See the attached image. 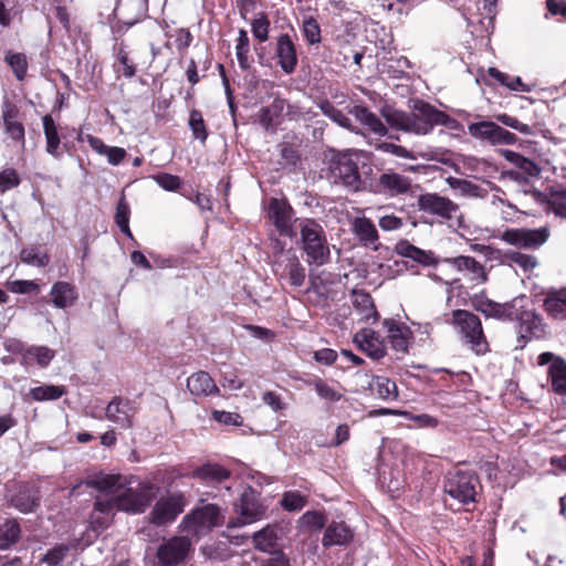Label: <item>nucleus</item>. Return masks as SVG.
Returning a JSON list of instances; mask_svg holds the SVG:
<instances>
[{
  "mask_svg": "<svg viewBox=\"0 0 566 566\" xmlns=\"http://www.w3.org/2000/svg\"><path fill=\"white\" fill-rule=\"evenodd\" d=\"M380 114L392 128L416 135H427L436 125L452 127L455 122L444 112L421 99L413 101L410 114L388 105L381 108Z\"/></svg>",
  "mask_w": 566,
  "mask_h": 566,
  "instance_id": "obj_1",
  "label": "nucleus"
},
{
  "mask_svg": "<svg viewBox=\"0 0 566 566\" xmlns=\"http://www.w3.org/2000/svg\"><path fill=\"white\" fill-rule=\"evenodd\" d=\"M156 491L153 483L130 478L126 483L120 482L107 499L112 501L115 510L142 513L150 504Z\"/></svg>",
  "mask_w": 566,
  "mask_h": 566,
  "instance_id": "obj_2",
  "label": "nucleus"
},
{
  "mask_svg": "<svg viewBox=\"0 0 566 566\" xmlns=\"http://www.w3.org/2000/svg\"><path fill=\"white\" fill-rule=\"evenodd\" d=\"M302 248L308 264L323 265L329 261L331 251L323 227L315 220L300 223Z\"/></svg>",
  "mask_w": 566,
  "mask_h": 566,
  "instance_id": "obj_3",
  "label": "nucleus"
},
{
  "mask_svg": "<svg viewBox=\"0 0 566 566\" xmlns=\"http://www.w3.org/2000/svg\"><path fill=\"white\" fill-rule=\"evenodd\" d=\"M451 324L460 334L462 340L470 346L475 354H484L489 344L483 333L482 323L479 316L465 311L454 310Z\"/></svg>",
  "mask_w": 566,
  "mask_h": 566,
  "instance_id": "obj_4",
  "label": "nucleus"
},
{
  "mask_svg": "<svg viewBox=\"0 0 566 566\" xmlns=\"http://www.w3.org/2000/svg\"><path fill=\"white\" fill-rule=\"evenodd\" d=\"M480 489L478 475L469 470L449 472L443 482L444 492L461 504L474 502Z\"/></svg>",
  "mask_w": 566,
  "mask_h": 566,
  "instance_id": "obj_5",
  "label": "nucleus"
},
{
  "mask_svg": "<svg viewBox=\"0 0 566 566\" xmlns=\"http://www.w3.org/2000/svg\"><path fill=\"white\" fill-rule=\"evenodd\" d=\"M219 518L220 510L214 504L196 509L187 514L180 524L182 536L187 538L203 536L219 524Z\"/></svg>",
  "mask_w": 566,
  "mask_h": 566,
  "instance_id": "obj_6",
  "label": "nucleus"
},
{
  "mask_svg": "<svg viewBox=\"0 0 566 566\" xmlns=\"http://www.w3.org/2000/svg\"><path fill=\"white\" fill-rule=\"evenodd\" d=\"M418 209L426 214L436 217L440 222L458 219L461 216L458 203L436 192L420 195Z\"/></svg>",
  "mask_w": 566,
  "mask_h": 566,
  "instance_id": "obj_7",
  "label": "nucleus"
},
{
  "mask_svg": "<svg viewBox=\"0 0 566 566\" xmlns=\"http://www.w3.org/2000/svg\"><path fill=\"white\" fill-rule=\"evenodd\" d=\"M191 552V541L187 536H175L164 541L157 548L158 563L154 566H179Z\"/></svg>",
  "mask_w": 566,
  "mask_h": 566,
  "instance_id": "obj_8",
  "label": "nucleus"
},
{
  "mask_svg": "<svg viewBox=\"0 0 566 566\" xmlns=\"http://www.w3.org/2000/svg\"><path fill=\"white\" fill-rule=\"evenodd\" d=\"M186 505V497L180 492L160 497L150 513V522L157 526L171 523L184 512Z\"/></svg>",
  "mask_w": 566,
  "mask_h": 566,
  "instance_id": "obj_9",
  "label": "nucleus"
},
{
  "mask_svg": "<svg viewBox=\"0 0 566 566\" xmlns=\"http://www.w3.org/2000/svg\"><path fill=\"white\" fill-rule=\"evenodd\" d=\"M523 301L524 297H516L507 303H496L484 294H475L471 297V305L486 317L511 321L514 315H517V304L523 303Z\"/></svg>",
  "mask_w": 566,
  "mask_h": 566,
  "instance_id": "obj_10",
  "label": "nucleus"
},
{
  "mask_svg": "<svg viewBox=\"0 0 566 566\" xmlns=\"http://www.w3.org/2000/svg\"><path fill=\"white\" fill-rule=\"evenodd\" d=\"M523 301L524 297H516L507 303H496L484 294H475L471 297V305L486 317L511 321L514 315H517V304L523 303Z\"/></svg>",
  "mask_w": 566,
  "mask_h": 566,
  "instance_id": "obj_11",
  "label": "nucleus"
},
{
  "mask_svg": "<svg viewBox=\"0 0 566 566\" xmlns=\"http://www.w3.org/2000/svg\"><path fill=\"white\" fill-rule=\"evenodd\" d=\"M468 132L472 137L488 142L493 146L513 145L517 140V137L513 133L489 120L470 124Z\"/></svg>",
  "mask_w": 566,
  "mask_h": 566,
  "instance_id": "obj_12",
  "label": "nucleus"
},
{
  "mask_svg": "<svg viewBox=\"0 0 566 566\" xmlns=\"http://www.w3.org/2000/svg\"><path fill=\"white\" fill-rule=\"evenodd\" d=\"M549 238V229L542 227L538 229H509L502 234V239L512 245L524 249H537Z\"/></svg>",
  "mask_w": 566,
  "mask_h": 566,
  "instance_id": "obj_13",
  "label": "nucleus"
},
{
  "mask_svg": "<svg viewBox=\"0 0 566 566\" xmlns=\"http://www.w3.org/2000/svg\"><path fill=\"white\" fill-rule=\"evenodd\" d=\"M539 366L548 365L547 374L555 392L566 395V361L552 353L545 352L538 355Z\"/></svg>",
  "mask_w": 566,
  "mask_h": 566,
  "instance_id": "obj_14",
  "label": "nucleus"
},
{
  "mask_svg": "<svg viewBox=\"0 0 566 566\" xmlns=\"http://www.w3.org/2000/svg\"><path fill=\"white\" fill-rule=\"evenodd\" d=\"M332 174L335 178L352 188L358 190L360 188V177L357 164L346 154L338 155L334 158L331 167Z\"/></svg>",
  "mask_w": 566,
  "mask_h": 566,
  "instance_id": "obj_15",
  "label": "nucleus"
},
{
  "mask_svg": "<svg viewBox=\"0 0 566 566\" xmlns=\"http://www.w3.org/2000/svg\"><path fill=\"white\" fill-rule=\"evenodd\" d=\"M275 266L276 272L282 270L280 276L286 279L291 285L300 287L304 284L306 277L305 268L292 251L282 254L281 260L275 262Z\"/></svg>",
  "mask_w": 566,
  "mask_h": 566,
  "instance_id": "obj_16",
  "label": "nucleus"
},
{
  "mask_svg": "<svg viewBox=\"0 0 566 566\" xmlns=\"http://www.w3.org/2000/svg\"><path fill=\"white\" fill-rule=\"evenodd\" d=\"M446 262L462 273L474 285L482 284L488 280L484 266L472 256L459 255L447 259Z\"/></svg>",
  "mask_w": 566,
  "mask_h": 566,
  "instance_id": "obj_17",
  "label": "nucleus"
},
{
  "mask_svg": "<svg viewBox=\"0 0 566 566\" xmlns=\"http://www.w3.org/2000/svg\"><path fill=\"white\" fill-rule=\"evenodd\" d=\"M135 413L136 409L133 403L118 397H115L105 409L106 419L122 429H129L133 427V418Z\"/></svg>",
  "mask_w": 566,
  "mask_h": 566,
  "instance_id": "obj_18",
  "label": "nucleus"
},
{
  "mask_svg": "<svg viewBox=\"0 0 566 566\" xmlns=\"http://www.w3.org/2000/svg\"><path fill=\"white\" fill-rule=\"evenodd\" d=\"M382 325L386 329L387 339L391 348L397 353H408L412 340V333L410 328L405 324L398 323L390 318L385 319Z\"/></svg>",
  "mask_w": 566,
  "mask_h": 566,
  "instance_id": "obj_19",
  "label": "nucleus"
},
{
  "mask_svg": "<svg viewBox=\"0 0 566 566\" xmlns=\"http://www.w3.org/2000/svg\"><path fill=\"white\" fill-rule=\"evenodd\" d=\"M522 303L517 304V315L513 319L518 321V333L524 339L539 338L544 335L545 328L542 318L533 311H522Z\"/></svg>",
  "mask_w": 566,
  "mask_h": 566,
  "instance_id": "obj_20",
  "label": "nucleus"
},
{
  "mask_svg": "<svg viewBox=\"0 0 566 566\" xmlns=\"http://www.w3.org/2000/svg\"><path fill=\"white\" fill-rule=\"evenodd\" d=\"M354 343L373 359H380L386 355L385 340L374 329L364 328L356 333Z\"/></svg>",
  "mask_w": 566,
  "mask_h": 566,
  "instance_id": "obj_21",
  "label": "nucleus"
},
{
  "mask_svg": "<svg viewBox=\"0 0 566 566\" xmlns=\"http://www.w3.org/2000/svg\"><path fill=\"white\" fill-rule=\"evenodd\" d=\"M19 109L15 105L6 102L2 106V120L4 133L22 147L25 145V129L23 124L18 119Z\"/></svg>",
  "mask_w": 566,
  "mask_h": 566,
  "instance_id": "obj_22",
  "label": "nucleus"
},
{
  "mask_svg": "<svg viewBox=\"0 0 566 566\" xmlns=\"http://www.w3.org/2000/svg\"><path fill=\"white\" fill-rule=\"evenodd\" d=\"M269 216L275 228L285 235H292V208L279 199H272L269 205Z\"/></svg>",
  "mask_w": 566,
  "mask_h": 566,
  "instance_id": "obj_23",
  "label": "nucleus"
},
{
  "mask_svg": "<svg viewBox=\"0 0 566 566\" xmlns=\"http://www.w3.org/2000/svg\"><path fill=\"white\" fill-rule=\"evenodd\" d=\"M279 65L285 74H292L297 65L295 45L289 34H282L276 42Z\"/></svg>",
  "mask_w": 566,
  "mask_h": 566,
  "instance_id": "obj_24",
  "label": "nucleus"
},
{
  "mask_svg": "<svg viewBox=\"0 0 566 566\" xmlns=\"http://www.w3.org/2000/svg\"><path fill=\"white\" fill-rule=\"evenodd\" d=\"M50 295L52 304L61 310L73 306L78 298L75 285L66 281L55 282L51 287Z\"/></svg>",
  "mask_w": 566,
  "mask_h": 566,
  "instance_id": "obj_25",
  "label": "nucleus"
},
{
  "mask_svg": "<svg viewBox=\"0 0 566 566\" xmlns=\"http://www.w3.org/2000/svg\"><path fill=\"white\" fill-rule=\"evenodd\" d=\"M187 388L189 392L198 398L217 395L219 388L211 376L206 371H197L187 379Z\"/></svg>",
  "mask_w": 566,
  "mask_h": 566,
  "instance_id": "obj_26",
  "label": "nucleus"
},
{
  "mask_svg": "<svg viewBox=\"0 0 566 566\" xmlns=\"http://www.w3.org/2000/svg\"><path fill=\"white\" fill-rule=\"evenodd\" d=\"M21 364L25 366L38 365L45 368L50 365L55 356V352L46 346H28L20 345Z\"/></svg>",
  "mask_w": 566,
  "mask_h": 566,
  "instance_id": "obj_27",
  "label": "nucleus"
},
{
  "mask_svg": "<svg viewBox=\"0 0 566 566\" xmlns=\"http://www.w3.org/2000/svg\"><path fill=\"white\" fill-rule=\"evenodd\" d=\"M115 509L107 497H97L94 510L91 515V526L94 532H101L108 526L114 515Z\"/></svg>",
  "mask_w": 566,
  "mask_h": 566,
  "instance_id": "obj_28",
  "label": "nucleus"
},
{
  "mask_svg": "<svg viewBox=\"0 0 566 566\" xmlns=\"http://www.w3.org/2000/svg\"><path fill=\"white\" fill-rule=\"evenodd\" d=\"M43 132L45 137V150L52 157H62L60 128L53 117L49 114L42 117Z\"/></svg>",
  "mask_w": 566,
  "mask_h": 566,
  "instance_id": "obj_29",
  "label": "nucleus"
},
{
  "mask_svg": "<svg viewBox=\"0 0 566 566\" xmlns=\"http://www.w3.org/2000/svg\"><path fill=\"white\" fill-rule=\"evenodd\" d=\"M378 185L381 191L390 196L406 193L410 190L411 187L409 178L397 172L382 174L379 177Z\"/></svg>",
  "mask_w": 566,
  "mask_h": 566,
  "instance_id": "obj_30",
  "label": "nucleus"
},
{
  "mask_svg": "<svg viewBox=\"0 0 566 566\" xmlns=\"http://www.w3.org/2000/svg\"><path fill=\"white\" fill-rule=\"evenodd\" d=\"M349 113L365 127H367L374 134L385 136L387 134V127L380 120V118L369 111L367 107L361 105H355L349 109Z\"/></svg>",
  "mask_w": 566,
  "mask_h": 566,
  "instance_id": "obj_31",
  "label": "nucleus"
},
{
  "mask_svg": "<svg viewBox=\"0 0 566 566\" xmlns=\"http://www.w3.org/2000/svg\"><path fill=\"white\" fill-rule=\"evenodd\" d=\"M352 231L366 247L374 245L378 241V233L373 221L366 217H357L352 221Z\"/></svg>",
  "mask_w": 566,
  "mask_h": 566,
  "instance_id": "obj_32",
  "label": "nucleus"
},
{
  "mask_svg": "<svg viewBox=\"0 0 566 566\" xmlns=\"http://www.w3.org/2000/svg\"><path fill=\"white\" fill-rule=\"evenodd\" d=\"M353 306L360 315L361 321L369 322L371 319L373 323L378 321L379 315L376 311L374 301L368 293L364 291H354Z\"/></svg>",
  "mask_w": 566,
  "mask_h": 566,
  "instance_id": "obj_33",
  "label": "nucleus"
},
{
  "mask_svg": "<svg viewBox=\"0 0 566 566\" xmlns=\"http://www.w3.org/2000/svg\"><path fill=\"white\" fill-rule=\"evenodd\" d=\"M241 524H250L264 516L265 509L252 495L244 494L240 500Z\"/></svg>",
  "mask_w": 566,
  "mask_h": 566,
  "instance_id": "obj_34",
  "label": "nucleus"
},
{
  "mask_svg": "<svg viewBox=\"0 0 566 566\" xmlns=\"http://www.w3.org/2000/svg\"><path fill=\"white\" fill-rule=\"evenodd\" d=\"M39 494L33 488L22 486L11 499L12 505L21 513L33 512L39 506Z\"/></svg>",
  "mask_w": 566,
  "mask_h": 566,
  "instance_id": "obj_35",
  "label": "nucleus"
},
{
  "mask_svg": "<svg viewBox=\"0 0 566 566\" xmlns=\"http://www.w3.org/2000/svg\"><path fill=\"white\" fill-rule=\"evenodd\" d=\"M352 537V531L344 523L333 522L327 526L322 542L324 546L345 545Z\"/></svg>",
  "mask_w": 566,
  "mask_h": 566,
  "instance_id": "obj_36",
  "label": "nucleus"
},
{
  "mask_svg": "<svg viewBox=\"0 0 566 566\" xmlns=\"http://www.w3.org/2000/svg\"><path fill=\"white\" fill-rule=\"evenodd\" d=\"M122 482L119 475L98 473L85 480V484L90 488L103 491L104 493L98 497H109L112 491L117 488Z\"/></svg>",
  "mask_w": 566,
  "mask_h": 566,
  "instance_id": "obj_37",
  "label": "nucleus"
},
{
  "mask_svg": "<svg viewBox=\"0 0 566 566\" xmlns=\"http://www.w3.org/2000/svg\"><path fill=\"white\" fill-rule=\"evenodd\" d=\"M284 109V101L275 98L269 106L262 107L256 114L258 123L266 130L275 125V119Z\"/></svg>",
  "mask_w": 566,
  "mask_h": 566,
  "instance_id": "obj_38",
  "label": "nucleus"
},
{
  "mask_svg": "<svg viewBox=\"0 0 566 566\" xmlns=\"http://www.w3.org/2000/svg\"><path fill=\"white\" fill-rule=\"evenodd\" d=\"M503 156L523 174L524 178L536 177L541 172L539 167L533 160L515 151L503 150Z\"/></svg>",
  "mask_w": 566,
  "mask_h": 566,
  "instance_id": "obj_39",
  "label": "nucleus"
},
{
  "mask_svg": "<svg viewBox=\"0 0 566 566\" xmlns=\"http://www.w3.org/2000/svg\"><path fill=\"white\" fill-rule=\"evenodd\" d=\"M400 255L411 259L423 265H431L436 262L434 254L430 251L421 250L409 242H400L397 247Z\"/></svg>",
  "mask_w": 566,
  "mask_h": 566,
  "instance_id": "obj_40",
  "label": "nucleus"
},
{
  "mask_svg": "<svg viewBox=\"0 0 566 566\" xmlns=\"http://www.w3.org/2000/svg\"><path fill=\"white\" fill-rule=\"evenodd\" d=\"M544 308L555 319L566 318V291L548 295L544 301Z\"/></svg>",
  "mask_w": 566,
  "mask_h": 566,
  "instance_id": "obj_41",
  "label": "nucleus"
},
{
  "mask_svg": "<svg viewBox=\"0 0 566 566\" xmlns=\"http://www.w3.org/2000/svg\"><path fill=\"white\" fill-rule=\"evenodd\" d=\"M371 391L384 400H394L398 397L396 382L382 376H375L370 381Z\"/></svg>",
  "mask_w": 566,
  "mask_h": 566,
  "instance_id": "obj_42",
  "label": "nucleus"
},
{
  "mask_svg": "<svg viewBox=\"0 0 566 566\" xmlns=\"http://www.w3.org/2000/svg\"><path fill=\"white\" fill-rule=\"evenodd\" d=\"M65 394L66 389L64 386L55 385H42L39 387L31 388L29 391V396L34 401L57 400Z\"/></svg>",
  "mask_w": 566,
  "mask_h": 566,
  "instance_id": "obj_43",
  "label": "nucleus"
},
{
  "mask_svg": "<svg viewBox=\"0 0 566 566\" xmlns=\"http://www.w3.org/2000/svg\"><path fill=\"white\" fill-rule=\"evenodd\" d=\"M249 53L250 40L248 32L244 29H240L235 44V56L239 62V66L244 71L251 67V57Z\"/></svg>",
  "mask_w": 566,
  "mask_h": 566,
  "instance_id": "obj_44",
  "label": "nucleus"
},
{
  "mask_svg": "<svg viewBox=\"0 0 566 566\" xmlns=\"http://www.w3.org/2000/svg\"><path fill=\"white\" fill-rule=\"evenodd\" d=\"M229 475L230 472L219 464H206L193 472V476L208 482H221Z\"/></svg>",
  "mask_w": 566,
  "mask_h": 566,
  "instance_id": "obj_45",
  "label": "nucleus"
},
{
  "mask_svg": "<svg viewBox=\"0 0 566 566\" xmlns=\"http://www.w3.org/2000/svg\"><path fill=\"white\" fill-rule=\"evenodd\" d=\"M447 182L452 189L458 190L463 196L472 198H483L486 193L485 190L481 188L479 185L465 179L449 177L447 179Z\"/></svg>",
  "mask_w": 566,
  "mask_h": 566,
  "instance_id": "obj_46",
  "label": "nucleus"
},
{
  "mask_svg": "<svg viewBox=\"0 0 566 566\" xmlns=\"http://www.w3.org/2000/svg\"><path fill=\"white\" fill-rule=\"evenodd\" d=\"M505 261L512 266H518L524 272H530L538 264L536 256L517 251H510L504 255Z\"/></svg>",
  "mask_w": 566,
  "mask_h": 566,
  "instance_id": "obj_47",
  "label": "nucleus"
},
{
  "mask_svg": "<svg viewBox=\"0 0 566 566\" xmlns=\"http://www.w3.org/2000/svg\"><path fill=\"white\" fill-rule=\"evenodd\" d=\"M276 538L275 530L271 526H266L253 535L255 548L262 552H271L276 545Z\"/></svg>",
  "mask_w": 566,
  "mask_h": 566,
  "instance_id": "obj_48",
  "label": "nucleus"
},
{
  "mask_svg": "<svg viewBox=\"0 0 566 566\" xmlns=\"http://www.w3.org/2000/svg\"><path fill=\"white\" fill-rule=\"evenodd\" d=\"M317 106L325 116L331 118L337 125L343 128L350 129V119L342 111L337 109L328 99L318 102Z\"/></svg>",
  "mask_w": 566,
  "mask_h": 566,
  "instance_id": "obj_49",
  "label": "nucleus"
},
{
  "mask_svg": "<svg viewBox=\"0 0 566 566\" xmlns=\"http://www.w3.org/2000/svg\"><path fill=\"white\" fill-rule=\"evenodd\" d=\"M20 537V526L17 521L10 520L0 526V549H6Z\"/></svg>",
  "mask_w": 566,
  "mask_h": 566,
  "instance_id": "obj_50",
  "label": "nucleus"
},
{
  "mask_svg": "<svg viewBox=\"0 0 566 566\" xmlns=\"http://www.w3.org/2000/svg\"><path fill=\"white\" fill-rule=\"evenodd\" d=\"M4 60L13 71L15 77L19 81H22L25 77L28 71L27 56L23 53H13L8 51Z\"/></svg>",
  "mask_w": 566,
  "mask_h": 566,
  "instance_id": "obj_51",
  "label": "nucleus"
},
{
  "mask_svg": "<svg viewBox=\"0 0 566 566\" xmlns=\"http://www.w3.org/2000/svg\"><path fill=\"white\" fill-rule=\"evenodd\" d=\"M129 205L126 199L122 197L116 207L115 222L123 233L132 238L133 235L129 229Z\"/></svg>",
  "mask_w": 566,
  "mask_h": 566,
  "instance_id": "obj_52",
  "label": "nucleus"
},
{
  "mask_svg": "<svg viewBox=\"0 0 566 566\" xmlns=\"http://www.w3.org/2000/svg\"><path fill=\"white\" fill-rule=\"evenodd\" d=\"M547 208L556 216L566 218V189L552 192L547 199Z\"/></svg>",
  "mask_w": 566,
  "mask_h": 566,
  "instance_id": "obj_53",
  "label": "nucleus"
},
{
  "mask_svg": "<svg viewBox=\"0 0 566 566\" xmlns=\"http://www.w3.org/2000/svg\"><path fill=\"white\" fill-rule=\"evenodd\" d=\"M189 127H190V129L193 134V137L196 139H199L202 143L206 142L208 134H207L206 124H205V119L202 117L201 112H199L197 109H192L190 112Z\"/></svg>",
  "mask_w": 566,
  "mask_h": 566,
  "instance_id": "obj_54",
  "label": "nucleus"
},
{
  "mask_svg": "<svg viewBox=\"0 0 566 566\" xmlns=\"http://www.w3.org/2000/svg\"><path fill=\"white\" fill-rule=\"evenodd\" d=\"M302 30L308 44H317L321 42V28L314 18H305L302 23Z\"/></svg>",
  "mask_w": 566,
  "mask_h": 566,
  "instance_id": "obj_55",
  "label": "nucleus"
},
{
  "mask_svg": "<svg viewBox=\"0 0 566 566\" xmlns=\"http://www.w3.org/2000/svg\"><path fill=\"white\" fill-rule=\"evenodd\" d=\"M251 31L253 36L260 42H265L269 39L270 21L264 13H259L251 23Z\"/></svg>",
  "mask_w": 566,
  "mask_h": 566,
  "instance_id": "obj_56",
  "label": "nucleus"
},
{
  "mask_svg": "<svg viewBox=\"0 0 566 566\" xmlns=\"http://www.w3.org/2000/svg\"><path fill=\"white\" fill-rule=\"evenodd\" d=\"M300 522L310 531H319L325 526L326 516L318 511H308L301 516Z\"/></svg>",
  "mask_w": 566,
  "mask_h": 566,
  "instance_id": "obj_57",
  "label": "nucleus"
},
{
  "mask_svg": "<svg viewBox=\"0 0 566 566\" xmlns=\"http://www.w3.org/2000/svg\"><path fill=\"white\" fill-rule=\"evenodd\" d=\"M306 497L302 495L300 492L290 491L283 494L281 505L286 511H298L306 505Z\"/></svg>",
  "mask_w": 566,
  "mask_h": 566,
  "instance_id": "obj_58",
  "label": "nucleus"
},
{
  "mask_svg": "<svg viewBox=\"0 0 566 566\" xmlns=\"http://www.w3.org/2000/svg\"><path fill=\"white\" fill-rule=\"evenodd\" d=\"M20 258L22 262L39 268L45 266L49 263V256L45 253H40L35 248L23 249Z\"/></svg>",
  "mask_w": 566,
  "mask_h": 566,
  "instance_id": "obj_59",
  "label": "nucleus"
},
{
  "mask_svg": "<svg viewBox=\"0 0 566 566\" xmlns=\"http://www.w3.org/2000/svg\"><path fill=\"white\" fill-rule=\"evenodd\" d=\"M313 386L317 395L324 400L336 402L342 398V394L339 391L322 379H315L313 381Z\"/></svg>",
  "mask_w": 566,
  "mask_h": 566,
  "instance_id": "obj_60",
  "label": "nucleus"
},
{
  "mask_svg": "<svg viewBox=\"0 0 566 566\" xmlns=\"http://www.w3.org/2000/svg\"><path fill=\"white\" fill-rule=\"evenodd\" d=\"M376 149H378L382 153L391 154V155L400 157V158H406V159H416L417 158L412 151L408 150L407 148H405L400 145H396L394 143H388V142L379 143L376 145Z\"/></svg>",
  "mask_w": 566,
  "mask_h": 566,
  "instance_id": "obj_61",
  "label": "nucleus"
},
{
  "mask_svg": "<svg viewBox=\"0 0 566 566\" xmlns=\"http://www.w3.org/2000/svg\"><path fill=\"white\" fill-rule=\"evenodd\" d=\"M153 179L166 191H176L181 186V179L178 176L167 172L157 174Z\"/></svg>",
  "mask_w": 566,
  "mask_h": 566,
  "instance_id": "obj_62",
  "label": "nucleus"
},
{
  "mask_svg": "<svg viewBox=\"0 0 566 566\" xmlns=\"http://www.w3.org/2000/svg\"><path fill=\"white\" fill-rule=\"evenodd\" d=\"M400 416L413 421L419 428H436L439 423L437 418L427 413L412 415L408 411H402Z\"/></svg>",
  "mask_w": 566,
  "mask_h": 566,
  "instance_id": "obj_63",
  "label": "nucleus"
},
{
  "mask_svg": "<svg viewBox=\"0 0 566 566\" xmlns=\"http://www.w3.org/2000/svg\"><path fill=\"white\" fill-rule=\"evenodd\" d=\"M20 182L19 176L14 169H4L0 172V193L17 187Z\"/></svg>",
  "mask_w": 566,
  "mask_h": 566,
  "instance_id": "obj_64",
  "label": "nucleus"
}]
</instances>
